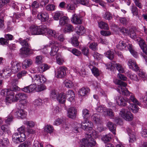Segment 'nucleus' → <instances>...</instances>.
I'll list each match as a JSON object with an SVG mask.
<instances>
[{"label":"nucleus","instance_id":"obj_1","mask_svg":"<svg viewBox=\"0 0 147 147\" xmlns=\"http://www.w3.org/2000/svg\"><path fill=\"white\" fill-rule=\"evenodd\" d=\"M75 126L73 130V131L76 133L79 132L81 127L83 128L84 130L88 132L86 134L85 138L82 139L79 147H89L92 146V135L91 131L92 127L91 122H82L81 124L76 123L74 124Z\"/></svg>","mask_w":147,"mask_h":147},{"label":"nucleus","instance_id":"obj_2","mask_svg":"<svg viewBox=\"0 0 147 147\" xmlns=\"http://www.w3.org/2000/svg\"><path fill=\"white\" fill-rule=\"evenodd\" d=\"M115 83L119 85L117 90L120 94L126 96H130L129 98H127V102L129 104H131L132 102L138 105H140V103L137 100L135 97L134 95L126 88V86L127 84L125 82H123L119 80L115 79L114 80Z\"/></svg>","mask_w":147,"mask_h":147},{"label":"nucleus","instance_id":"obj_3","mask_svg":"<svg viewBox=\"0 0 147 147\" xmlns=\"http://www.w3.org/2000/svg\"><path fill=\"white\" fill-rule=\"evenodd\" d=\"M47 26L45 25L40 26L32 25L29 27L27 31L29 35L45 34Z\"/></svg>","mask_w":147,"mask_h":147},{"label":"nucleus","instance_id":"obj_4","mask_svg":"<svg viewBox=\"0 0 147 147\" xmlns=\"http://www.w3.org/2000/svg\"><path fill=\"white\" fill-rule=\"evenodd\" d=\"M50 46L47 45L44 46L42 49V52L44 54H46L48 53V51L51 48V51L50 53L51 56H54L56 55L59 49L60 45L58 42L57 41H51L49 42Z\"/></svg>","mask_w":147,"mask_h":147},{"label":"nucleus","instance_id":"obj_5","mask_svg":"<svg viewBox=\"0 0 147 147\" xmlns=\"http://www.w3.org/2000/svg\"><path fill=\"white\" fill-rule=\"evenodd\" d=\"M14 91H10L8 92V96L7 100L8 103H10L12 102H16L19 100L24 99V98H27L26 94L23 93H19L16 94L14 96Z\"/></svg>","mask_w":147,"mask_h":147},{"label":"nucleus","instance_id":"obj_6","mask_svg":"<svg viewBox=\"0 0 147 147\" xmlns=\"http://www.w3.org/2000/svg\"><path fill=\"white\" fill-rule=\"evenodd\" d=\"M29 40L28 38L20 40L19 43L22 46V47L20 49V53L21 55H24L29 54L31 51L30 47L27 42Z\"/></svg>","mask_w":147,"mask_h":147},{"label":"nucleus","instance_id":"obj_7","mask_svg":"<svg viewBox=\"0 0 147 147\" xmlns=\"http://www.w3.org/2000/svg\"><path fill=\"white\" fill-rule=\"evenodd\" d=\"M32 82L36 86L37 85L40 84L41 83H44L46 81V79L44 76L35 74L33 75L32 76Z\"/></svg>","mask_w":147,"mask_h":147},{"label":"nucleus","instance_id":"obj_8","mask_svg":"<svg viewBox=\"0 0 147 147\" xmlns=\"http://www.w3.org/2000/svg\"><path fill=\"white\" fill-rule=\"evenodd\" d=\"M120 115L126 121H131L133 119L134 117L133 115L127 110L123 109L120 111Z\"/></svg>","mask_w":147,"mask_h":147},{"label":"nucleus","instance_id":"obj_9","mask_svg":"<svg viewBox=\"0 0 147 147\" xmlns=\"http://www.w3.org/2000/svg\"><path fill=\"white\" fill-rule=\"evenodd\" d=\"M13 110L11 112V114H13L15 117L18 118L24 119L26 117L27 115L26 112L21 109Z\"/></svg>","mask_w":147,"mask_h":147},{"label":"nucleus","instance_id":"obj_10","mask_svg":"<svg viewBox=\"0 0 147 147\" xmlns=\"http://www.w3.org/2000/svg\"><path fill=\"white\" fill-rule=\"evenodd\" d=\"M26 139V136L23 134H22L21 135H20L18 133H16L14 134L12 136V140L16 143H19L23 142Z\"/></svg>","mask_w":147,"mask_h":147},{"label":"nucleus","instance_id":"obj_11","mask_svg":"<svg viewBox=\"0 0 147 147\" xmlns=\"http://www.w3.org/2000/svg\"><path fill=\"white\" fill-rule=\"evenodd\" d=\"M67 68L64 67H62L58 68L57 71H55V76L58 78L64 77L66 74Z\"/></svg>","mask_w":147,"mask_h":147},{"label":"nucleus","instance_id":"obj_12","mask_svg":"<svg viewBox=\"0 0 147 147\" xmlns=\"http://www.w3.org/2000/svg\"><path fill=\"white\" fill-rule=\"evenodd\" d=\"M11 66V71L15 73L20 70L21 64L19 63H17L15 60H12L10 64Z\"/></svg>","mask_w":147,"mask_h":147},{"label":"nucleus","instance_id":"obj_13","mask_svg":"<svg viewBox=\"0 0 147 147\" xmlns=\"http://www.w3.org/2000/svg\"><path fill=\"white\" fill-rule=\"evenodd\" d=\"M117 103L119 105L122 107L128 106L127 104V98H124L121 96H117L115 98Z\"/></svg>","mask_w":147,"mask_h":147},{"label":"nucleus","instance_id":"obj_14","mask_svg":"<svg viewBox=\"0 0 147 147\" xmlns=\"http://www.w3.org/2000/svg\"><path fill=\"white\" fill-rule=\"evenodd\" d=\"M58 34L54 30L47 28L45 35L50 39L57 38Z\"/></svg>","mask_w":147,"mask_h":147},{"label":"nucleus","instance_id":"obj_15","mask_svg":"<svg viewBox=\"0 0 147 147\" xmlns=\"http://www.w3.org/2000/svg\"><path fill=\"white\" fill-rule=\"evenodd\" d=\"M4 134L0 130V146L2 147L7 146L9 144V140L4 138Z\"/></svg>","mask_w":147,"mask_h":147},{"label":"nucleus","instance_id":"obj_16","mask_svg":"<svg viewBox=\"0 0 147 147\" xmlns=\"http://www.w3.org/2000/svg\"><path fill=\"white\" fill-rule=\"evenodd\" d=\"M77 114L76 109L74 107H71L67 111L68 117L72 119L75 118Z\"/></svg>","mask_w":147,"mask_h":147},{"label":"nucleus","instance_id":"obj_17","mask_svg":"<svg viewBox=\"0 0 147 147\" xmlns=\"http://www.w3.org/2000/svg\"><path fill=\"white\" fill-rule=\"evenodd\" d=\"M11 70L8 68H6L0 71V74L1 77L5 78L9 77L11 74Z\"/></svg>","mask_w":147,"mask_h":147},{"label":"nucleus","instance_id":"obj_18","mask_svg":"<svg viewBox=\"0 0 147 147\" xmlns=\"http://www.w3.org/2000/svg\"><path fill=\"white\" fill-rule=\"evenodd\" d=\"M127 130L129 137V142L132 143L136 141V137L135 134L133 130L131 129L129 127L127 128Z\"/></svg>","mask_w":147,"mask_h":147},{"label":"nucleus","instance_id":"obj_19","mask_svg":"<svg viewBox=\"0 0 147 147\" xmlns=\"http://www.w3.org/2000/svg\"><path fill=\"white\" fill-rule=\"evenodd\" d=\"M71 21L74 24H79L82 23V20L79 16L75 13L72 15Z\"/></svg>","mask_w":147,"mask_h":147},{"label":"nucleus","instance_id":"obj_20","mask_svg":"<svg viewBox=\"0 0 147 147\" xmlns=\"http://www.w3.org/2000/svg\"><path fill=\"white\" fill-rule=\"evenodd\" d=\"M36 86L34 84H31L28 86L21 88L23 91L26 93H30L35 91Z\"/></svg>","mask_w":147,"mask_h":147},{"label":"nucleus","instance_id":"obj_21","mask_svg":"<svg viewBox=\"0 0 147 147\" xmlns=\"http://www.w3.org/2000/svg\"><path fill=\"white\" fill-rule=\"evenodd\" d=\"M49 15L47 13L45 12L39 13L37 15V18L42 22H45L49 19Z\"/></svg>","mask_w":147,"mask_h":147},{"label":"nucleus","instance_id":"obj_22","mask_svg":"<svg viewBox=\"0 0 147 147\" xmlns=\"http://www.w3.org/2000/svg\"><path fill=\"white\" fill-rule=\"evenodd\" d=\"M19 103L16 104V107L17 109L25 108L28 102L27 98H24L19 101Z\"/></svg>","mask_w":147,"mask_h":147},{"label":"nucleus","instance_id":"obj_23","mask_svg":"<svg viewBox=\"0 0 147 147\" xmlns=\"http://www.w3.org/2000/svg\"><path fill=\"white\" fill-rule=\"evenodd\" d=\"M76 33L78 35H81L85 33V29L82 26H78L75 28Z\"/></svg>","mask_w":147,"mask_h":147},{"label":"nucleus","instance_id":"obj_24","mask_svg":"<svg viewBox=\"0 0 147 147\" xmlns=\"http://www.w3.org/2000/svg\"><path fill=\"white\" fill-rule=\"evenodd\" d=\"M66 97H68L67 100L71 102L74 99L75 95L74 92L72 90H69L67 91L66 93Z\"/></svg>","mask_w":147,"mask_h":147},{"label":"nucleus","instance_id":"obj_25","mask_svg":"<svg viewBox=\"0 0 147 147\" xmlns=\"http://www.w3.org/2000/svg\"><path fill=\"white\" fill-rule=\"evenodd\" d=\"M66 96L64 93H61L58 94L57 97V100L60 103H64L66 100Z\"/></svg>","mask_w":147,"mask_h":147},{"label":"nucleus","instance_id":"obj_26","mask_svg":"<svg viewBox=\"0 0 147 147\" xmlns=\"http://www.w3.org/2000/svg\"><path fill=\"white\" fill-rule=\"evenodd\" d=\"M69 22V20L68 17L64 16L61 18L59 21V24L61 26H65Z\"/></svg>","mask_w":147,"mask_h":147},{"label":"nucleus","instance_id":"obj_27","mask_svg":"<svg viewBox=\"0 0 147 147\" xmlns=\"http://www.w3.org/2000/svg\"><path fill=\"white\" fill-rule=\"evenodd\" d=\"M89 91L88 88H82L80 89L78 91V95L79 97L82 98L85 96Z\"/></svg>","mask_w":147,"mask_h":147},{"label":"nucleus","instance_id":"obj_28","mask_svg":"<svg viewBox=\"0 0 147 147\" xmlns=\"http://www.w3.org/2000/svg\"><path fill=\"white\" fill-rule=\"evenodd\" d=\"M107 126L109 130L111 131L115 135V132L116 129V125L114 124L112 122L109 121L107 124Z\"/></svg>","mask_w":147,"mask_h":147},{"label":"nucleus","instance_id":"obj_29","mask_svg":"<svg viewBox=\"0 0 147 147\" xmlns=\"http://www.w3.org/2000/svg\"><path fill=\"white\" fill-rule=\"evenodd\" d=\"M89 0H71V1L74 4H76L79 3L82 5L88 6Z\"/></svg>","mask_w":147,"mask_h":147},{"label":"nucleus","instance_id":"obj_30","mask_svg":"<svg viewBox=\"0 0 147 147\" xmlns=\"http://www.w3.org/2000/svg\"><path fill=\"white\" fill-rule=\"evenodd\" d=\"M127 106L128 109L131 110L133 113H136L138 112L139 108L135 104H130Z\"/></svg>","mask_w":147,"mask_h":147},{"label":"nucleus","instance_id":"obj_31","mask_svg":"<svg viewBox=\"0 0 147 147\" xmlns=\"http://www.w3.org/2000/svg\"><path fill=\"white\" fill-rule=\"evenodd\" d=\"M112 138V135L110 134H108L103 136L101 140L104 143H107L110 141Z\"/></svg>","mask_w":147,"mask_h":147},{"label":"nucleus","instance_id":"obj_32","mask_svg":"<svg viewBox=\"0 0 147 147\" xmlns=\"http://www.w3.org/2000/svg\"><path fill=\"white\" fill-rule=\"evenodd\" d=\"M15 78V77L11 78V80H12V81L11 82L12 85L14 86L12 90L13 91H15L16 90H18L19 88L18 86H16V85L18 84V80L16 78Z\"/></svg>","mask_w":147,"mask_h":147},{"label":"nucleus","instance_id":"obj_33","mask_svg":"<svg viewBox=\"0 0 147 147\" xmlns=\"http://www.w3.org/2000/svg\"><path fill=\"white\" fill-rule=\"evenodd\" d=\"M127 47L132 55L135 57H137L138 54V53L135 51L134 49L133 46L131 44H128L127 45Z\"/></svg>","mask_w":147,"mask_h":147},{"label":"nucleus","instance_id":"obj_34","mask_svg":"<svg viewBox=\"0 0 147 147\" xmlns=\"http://www.w3.org/2000/svg\"><path fill=\"white\" fill-rule=\"evenodd\" d=\"M73 30L74 27L72 25L68 23L65 26V27L63 29V31L64 33H66L72 32Z\"/></svg>","mask_w":147,"mask_h":147},{"label":"nucleus","instance_id":"obj_35","mask_svg":"<svg viewBox=\"0 0 147 147\" xmlns=\"http://www.w3.org/2000/svg\"><path fill=\"white\" fill-rule=\"evenodd\" d=\"M78 36H73V38L71 39V40H69V42L71 43L72 45L75 47H78L79 45V43L78 41Z\"/></svg>","mask_w":147,"mask_h":147},{"label":"nucleus","instance_id":"obj_36","mask_svg":"<svg viewBox=\"0 0 147 147\" xmlns=\"http://www.w3.org/2000/svg\"><path fill=\"white\" fill-rule=\"evenodd\" d=\"M32 60L28 59L25 60L22 63V67L24 69H26L30 66L32 64Z\"/></svg>","mask_w":147,"mask_h":147},{"label":"nucleus","instance_id":"obj_37","mask_svg":"<svg viewBox=\"0 0 147 147\" xmlns=\"http://www.w3.org/2000/svg\"><path fill=\"white\" fill-rule=\"evenodd\" d=\"M63 15L62 12L61 11H57L54 12L53 14V18L55 20H58L59 18H61Z\"/></svg>","mask_w":147,"mask_h":147},{"label":"nucleus","instance_id":"obj_38","mask_svg":"<svg viewBox=\"0 0 147 147\" xmlns=\"http://www.w3.org/2000/svg\"><path fill=\"white\" fill-rule=\"evenodd\" d=\"M127 46L125 43L123 41H120L119 42L118 44L116 45V47L121 50L124 49Z\"/></svg>","mask_w":147,"mask_h":147},{"label":"nucleus","instance_id":"obj_39","mask_svg":"<svg viewBox=\"0 0 147 147\" xmlns=\"http://www.w3.org/2000/svg\"><path fill=\"white\" fill-rule=\"evenodd\" d=\"M49 68L47 64H44L40 66L38 69V71L40 73H42L49 69Z\"/></svg>","mask_w":147,"mask_h":147},{"label":"nucleus","instance_id":"obj_40","mask_svg":"<svg viewBox=\"0 0 147 147\" xmlns=\"http://www.w3.org/2000/svg\"><path fill=\"white\" fill-rule=\"evenodd\" d=\"M1 129H0V130L3 132L4 134V133L6 132L8 135L10 134V131L8 125H2L1 126Z\"/></svg>","mask_w":147,"mask_h":147},{"label":"nucleus","instance_id":"obj_41","mask_svg":"<svg viewBox=\"0 0 147 147\" xmlns=\"http://www.w3.org/2000/svg\"><path fill=\"white\" fill-rule=\"evenodd\" d=\"M65 86L67 88H72L74 86V83L72 82L68 79H66L64 82Z\"/></svg>","mask_w":147,"mask_h":147},{"label":"nucleus","instance_id":"obj_42","mask_svg":"<svg viewBox=\"0 0 147 147\" xmlns=\"http://www.w3.org/2000/svg\"><path fill=\"white\" fill-rule=\"evenodd\" d=\"M10 91H13L12 90H9V89H5L4 90H1V95L4 96L5 94L6 93V99L5 100V101L6 102L7 104L8 103V102L7 101V97L8 96V92H10Z\"/></svg>","mask_w":147,"mask_h":147},{"label":"nucleus","instance_id":"obj_43","mask_svg":"<svg viewBox=\"0 0 147 147\" xmlns=\"http://www.w3.org/2000/svg\"><path fill=\"white\" fill-rule=\"evenodd\" d=\"M44 130L45 131L50 134L53 132L54 129L52 125H47L44 127Z\"/></svg>","mask_w":147,"mask_h":147},{"label":"nucleus","instance_id":"obj_44","mask_svg":"<svg viewBox=\"0 0 147 147\" xmlns=\"http://www.w3.org/2000/svg\"><path fill=\"white\" fill-rule=\"evenodd\" d=\"M74 71L77 74H79V75H85L86 74V73L85 69L84 68H82L81 70L80 71L78 67L74 69Z\"/></svg>","mask_w":147,"mask_h":147},{"label":"nucleus","instance_id":"obj_45","mask_svg":"<svg viewBox=\"0 0 147 147\" xmlns=\"http://www.w3.org/2000/svg\"><path fill=\"white\" fill-rule=\"evenodd\" d=\"M82 113L84 119L87 120L90 115L89 111L86 109H84L82 111Z\"/></svg>","mask_w":147,"mask_h":147},{"label":"nucleus","instance_id":"obj_46","mask_svg":"<svg viewBox=\"0 0 147 147\" xmlns=\"http://www.w3.org/2000/svg\"><path fill=\"white\" fill-rule=\"evenodd\" d=\"M103 115L105 116H109L111 117H113L114 116V114L112 110L110 109H106L105 112L104 113Z\"/></svg>","mask_w":147,"mask_h":147},{"label":"nucleus","instance_id":"obj_47","mask_svg":"<svg viewBox=\"0 0 147 147\" xmlns=\"http://www.w3.org/2000/svg\"><path fill=\"white\" fill-rule=\"evenodd\" d=\"M58 92L55 89H53L50 91V97L51 98L55 99L57 96Z\"/></svg>","mask_w":147,"mask_h":147},{"label":"nucleus","instance_id":"obj_48","mask_svg":"<svg viewBox=\"0 0 147 147\" xmlns=\"http://www.w3.org/2000/svg\"><path fill=\"white\" fill-rule=\"evenodd\" d=\"M98 24L99 27L101 29L107 30L109 28L107 24L103 22H100Z\"/></svg>","mask_w":147,"mask_h":147},{"label":"nucleus","instance_id":"obj_49","mask_svg":"<svg viewBox=\"0 0 147 147\" xmlns=\"http://www.w3.org/2000/svg\"><path fill=\"white\" fill-rule=\"evenodd\" d=\"M23 123L24 124L26 125L28 127L30 128L34 127L35 125L34 122L31 121H24Z\"/></svg>","mask_w":147,"mask_h":147},{"label":"nucleus","instance_id":"obj_50","mask_svg":"<svg viewBox=\"0 0 147 147\" xmlns=\"http://www.w3.org/2000/svg\"><path fill=\"white\" fill-rule=\"evenodd\" d=\"M42 84L41 83L40 84L37 85L38 88H37V87H36L35 91L37 92H40L46 89V86L45 85Z\"/></svg>","mask_w":147,"mask_h":147},{"label":"nucleus","instance_id":"obj_51","mask_svg":"<svg viewBox=\"0 0 147 147\" xmlns=\"http://www.w3.org/2000/svg\"><path fill=\"white\" fill-rule=\"evenodd\" d=\"M14 116L13 114H11V112L8 116L7 119H5L6 123L8 125H9L10 123L12 121V119Z\"/></svg>","mask_w":147,"mask_h":147},{"label":"nucleus","instance_id":"obj_52","mask_svg":"<svg viewBox=\"0 0 147 147\" xmlns=\"http://www.w3.org/2000/svg\"><path fill=\"white\" fill-rule=\"evenodd\" d=\"M136 63V62L134 60L131 59L129 60L127 64L130 68L131 69H134V65H135Z\"/></svg>","mask_w":147,"mask_h":147},{"label":"nucleus","instance_id":"obj_53","mask_svg":"<svg viewBox=\"0 0 147 147\" xmlns=\"http://www.w3.org/2000/svg\"><path fill=\"white\" fill-rule=\"evenodd\" d=\"M4 26V15L1 14L0 16V29L3 28Z\"/></svg>","mask_w":147,"mask_h":147},{"label":"nucleus","instance_id":"obj_54","mask_svg":"<svg viewBox=\"0 0 147 147\" xmlns=\"http://www.w3.org/2000/svg\"><path fill=\"white\" fill-rule=\"evenodd\" d=\"M131 13L134 16H137L138 14V10L137 8L135 6H132L131 8Z\"/></svg>","mask_w":147,"mask_h":147},{"label":"nucleus","instance_id":"obj_55","mask_svg":"<svg viewBox=\"0 0 147 147\" xmlns=\"http://www.w3.org/2000/svg\"><path fill=\"white\" fill-rule=\"evenodd\" d=\"M105 56L110 59H113L114 58V55L112 52L111 51H108L105 53Z\"/></svg>","mask_w":147,"mask_h":147},{"label":"nucleus","instance_id":"obj_56","mask_svg":"<svg viewBox=\"0 0 147 147\" xmlns=\"http://www.w3.org/2000/svg\"><path fill=\"white\" fill-rule=\"evenodd\" d=\"M17 130L19 132L18 133L20 134V135H21L22 134H23L25 136V127L24 126L22 125L21 126V127L18 128Z\"/></svg>","mask_w":147,"mask_h":147},{"label":"nucleus","instance_id":"obj_57","mask_svg":"<svg viewBox=\"0 0 147 147\" xmlns=\"http://www.w3.org/2000/svg\"><path fill=\"white\" fill-rule=\"evenodd\" d=\"M128 35L132 38H135L137 37L136 34L132 29L129 30Z\"/></svg>","mask_w":147,"mask_h":147},{"label":"nucleus","instance_id":"obj_58","mask_svg":"<svg viewBox=\"0 0 147 147\" xmlns=\"http://www.w3.org/2000/svg\"><path fill=\"white\" fill-rule=\"evenodd\" d=\"M92 74L96 77L98 76L100 74L99 70L96 67H93L92 68Z\"/></svg>","mask_w":147,"mask_h":147},{"label":"nucleus","instance_id":"obj_59","mask_svg":"<svg viewBox=\"0 0 147 147\" xmlns=\"http://www.w3.org/2000/svg\"><path fill=\"white\" fill-rule=\"evenodd\" d=\"M115 67L120 73H123L124 72V68L119 63H116Z\"/></svg>","mask_w":147,"mask_h":147},{"label":"nucleus","instance_id":"obj_60","mask_svg":"<svg viewBox=\"0 0 147 147\" xmlns=\"http://www.w3.org/2000/svg\"><path fill=\"white\" fill-rule=\"evenodd\" d=\"M136 5L140 9H142L143 5L142 4L141 0H134Z\"/></svg>","mask_w":147,"mask_h":147},{"label":"nucleus","instance_id":"obj_61","mask_svg":"<svg viewBox=\"0 0 147 147\" xmlns=\"http://www.w3.org/2000/svg\"><path fill=\"white\" fill-rule=\"evenodd\" d=\"M106 108L104 107L100 106L98 107L96 109L97 111L100 113H102L103 114L105 112Z\"/></svg>","mask_w":147,"mask_h":147},{"label":"nucleus","instance_id":"obj_62","mask_svg":"<svg viewBox=\"0 0 147 147\" xmlns=\"http://www.w3.org/2000/svg\"><path fill=\"white\" fill-rule=\"evenodd\" d=\"M103 18L106 20H110L112 18L111 15L108 12H105L103 15Z\"/></svg>","mask_w":147,"mask_h":147},{"label":"nucleus","instance_id":"obj_63","mask_svg":"<svg viewBox=\"0 0 147 147\" xmlns=\"http://www.w3.org/2000/svg\"><path fill=\"white\" fill-rule=\"evenodd\" d=\"M67 8L69 11L71 12V11H74L75 9L74 5L69 3L67 4Z\"/></svg>","mask_w":147,"mask_h":147},{"label":"nucleus","instance_id":"obj_64","mask_svg":"<svg viewBox=\"0 0 147 147\" xmlns=\"http://www.w3.org/2000/svg\"><path fill=\"white\" fill-rule=\"evenodd\" d=\"M72 53L73 54L77 56H79L81 54L80 51L76 48H74L72 49Z\"/></svg>","mask_w":147,"mask_h":147}]
</instances>
